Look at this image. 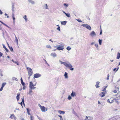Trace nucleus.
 Masks as SVG:
<instances>
[{"label": "nucleus", "instance_id": "774afa93", "mask_svg": "<svg viewBox=\"0 0 120 120\" xmlns=\"http://www.w3.org/2000/svg\"><path fill=\"white\" fill-rule=\"evenodd\" d=\"M7 44L8 45V47H9H9H10V46L9 44H8V42H7Z\"/></svg>", "mask_w": 120, "mask_h": 120}, {"label": "nucleus", "instance_id": "a211bd4d", "mask_svg": "<svg viewBox=\"0 0 120 120\" xmlns=\"http://www.w3.org/2000/svg\"><path fill=\"white\" fill-rule=\"evenodd\" d=\"M50 55L52 56L53 57H56L57 56V55L55 53H52Z\"/></svg>", "mask_w": 120, "mask_h": 120}, {"label": "nucleus", "instance_id": "cd10ccee", "mask_svg": "<svg viewBox=\"0 0 120 120\" xmlns=\"http://www.w3.org/2000/svg\"><path fill=\"white\" fill-rule=\"evenodd\" d=\"M3 45V48L4 49H5L7 52H8V49L6 48L5 46L4 45Z\"/></svg>", "mask_w": 120, "mask_h": 120}, {"label": "nucleus", "instance_id": "864d4df0", "mask_svg": "<svg viewBox=\"0 0 120 120\" xmlns=\"http://www.w3.org/2000/svg\"><path fill=\"white\" fill-rule=\"evenodd\" d=\"M3 88V87H2L1 86V87L0 88V91H2V90Z\"/></svg>", "mask_w": 120, "mask_h": 120}, {"label": "nucleus", "instance_id": "2f4dec72", "mask_svg": "<svg viewBox=\"0 0 120 120\" xmlns=\"http://www.w3.org/2000/svg\"><path fill=\"white\" fill-rule=\"evenodd\" d=\"M66 16L68 17H70L71 16L70 14L69 13L66 14Z\"/></svg>", "mask_w": 120, "mask_h": 120}, {"label": "nucleus", "instance_id": "1a4fd4ad", "mask_svg": "<svg viewBox=\"0 0 120 120\" xmlns=\"http://www.w3.org/2000/svg\"><path fill=\"white\" fill-rule=\"evenodd\" d=\"M57 49L58 50H63L64 49V46H61L60 45H59V46L57 47Z\"/></svg>", "mask_w": 120, "mask_h": 120}, {"label": "nucleus", "instance_id": "6ab92c4d", "mask_svg": "<svg viewBox=\"0 0 120 120\" xmlns=\"http://www.w3.org/2000/svg\"><path fill=\"white\" fill-rule=\"evenodd\" d=\"M41 110L43 112H45V108L44 106H42V107L41 109Z\"/></svg>", "mask_w": 120, "mask_h": 120}, {"label": "nucleus", "instance_id": "7c9ffc66", "mask_svg": "<svg viewBox=\"0 0 120 120\" xmlns=\"http://www.w3.org/2000/svg\"><path fill=\"white\" fill-rule=\"evenodd\" d=\"M46 47L47 48L51 49L52 48L50 45H47L46 46Z\"/></svg>", "mask_w": 120, "mask_h": 120}, {"label": "nucleus", "instance_id": "c03bdc74", "mask_svg": "<svg viewBox=\"0 0 120 120\" xmlns=\"http://www.w3.org/2000/svg\"><path fill=\"white\" fill-rule=\"evenodd\" d=\"M95 46L96 48H98V44H95Z\"/></svg>", "mask_w": 120, "mask_h": 120}, {"label": "nucleus", "instance_id": "680f3d73", "mask_svg": "<svg viewBox=\"0 0 120 120\" xmlns=\"http://www.w3.org/2000/svg\"><path fill=\"white\" fill-rule=\"evenodd\" d=\"M0 75L1 76H2L3 75L1 73H0Z\"/></svg>", "mask_w": 120, "mask_h": 120}, {"label": "nucleus", "instance_id": "052dcab7", "mask_svg": "<svg viewBox=\"0 0 120 120\" xmlns=\"http://www.w3.org/2000/svg\"><path fill=\"white\" fill-rule=\"evenodd\" d=\"M102 30H101V29L100 33V34L101 35L102 34Z\"/></svg>", "mask_w": 120, "mask_h": 120}, {"label": "nucleus", "instance_id": "dca6fc26", "mask_svg": "<svg viewBox=\"0 0 120 120\" xmlns=\"http://www.w3.org/2000/svg\"><path fill=\"white\" fill-rule=\"evenodd\" d=\"M71 95L72 97H74L76 96V93L75 92H72L71 94Z\"/></svg>", "mask_w": 120, "mask_h": 120}, {"label": "nucleus", "instance_id": "58836bf2", "mask_svg": "<svg viewBox=\"0 0 120 120\" xmlns=\"http://www.w3.org/2000/svg\"><path fill=\"white\" fill-rule=\"evenodd\" d=\"M9 49H10V50L11 51V52H13V49L12 47H9Z\"/></svg>", "mask_w": 120, "mask_h": 120}, {"label": "nucleus", "instance_id": "473e14b6", "mask_svg": "<svg viewBox=\"0 0 120 120\" xmlns=\"http://www.w3.org/2000/svg\"><path fill=\"white\" fill-rule=\"evenodd\" d=\"M15 10L14 6V5H12V11L14 12Z\"/></svg>", "mask_w": 120, "mask_h": 120}, {"label": "nucleus", "instance_id": "a878e982", "mask_svg": "<svg viewBox=\"0 0 120 120\" xmlns=\"http://www.w3.org/2000/svg\"><path fill=\"white\" fill-rule=\"evenodd\" d=\"M20 80L21 82L22 85L23 86H24L25 85V83L23 82L22 78H21Z\"/></svg>", "mask_w": 120, "mask_h": 120}, {"label": "nucleus", "instance_id": "f8f14e48", "mask_svg": "<svg viewBox=\"0 0 120 120\" xmlns=\"http://www.w3.org/2000/svg\"><path fill=\"white\" fill-rule=\"evenodd\" d=\"M57 112L59 114H64L65 113V112L60 110H58Z\"/></svg>", "mask_w": 120, "mask_h": 120}, {"label": "nucleus", "instance_id": "f257e3e1", "mask_svg": "<svg viewBox=\"0 0 120 120\" xmlns=\"http://www.w3.org/2000/svg\"><path fill=\"white\" fill-rule=\"evenodd\" d=\"M59 62L61 64H63L66 68H68L71 70L73 71L74 70V68H73V66L68 61L64 62L61 60H59Z\"/></svg>", "mask_w": 120, "mask_h": 120}, {"label": "nucleus", "instance_id": "9d476101", "mask_svg": "<svg viewBox=\"0 0 120 120\" xmlns=\"http://www.w3.org/2000/svg\"><path fill=\"white\" fill-rule=\"evenodd\" d=\"M117 97L116 98V99L117 100H119L120 98V93L119 92H118L116 94Z\"/></svg>", "mask_w": 120, "mask_h": 120}, {"label": "nucleus", "instance_id": "09e8293b", "mask_svg": "<svg viewBox=\"0 0 120 120\" xmlns=\"http://www.w3.org/2000/svg\"><path fill=\"white\" fill-rule=\"evenodd\" d=\"M16 98H17V100L18 101L19 99V97L18 96H17Z\"/></svg>", "mask_w": 120, "mask_h": 120}, {"label": "nucleus", "instance_id": "f03ea898", "mask_svg": "<svg viewBox=\"0 0 120 120\" xmlns=\"http://www.w3.org/2000/svg\"><path fill=\"white\" fill-rule=\"evenodd\" d=\"M36 84L35 83V84H34L32 82H30L29 85V87L30 88L32 89L33 90L35 89L36 88L34 86H36Z\"/></svg>", "mask_w": 120, "mask_h": 120}, {"label": "nucleus", "instance_id": "5fc2aeb1", "mask_svg": "<svg viewBox=\"0 0 120 120\" xmlns=\"http://www.w3.org/2000/svg\"><path fill=\"white\" fill-rule=\"evenodd\" d=\"M3 55V54L1 52H0V57Z\"/></svg>", "mask_w": 120, "mask_h": 120}, {"label": "nucleus", "instance_id": "79ce46f5", "mask_svg": "<svg viewBox=\"0 0 120 120\" xmlns=\"http://www.w3.org/2000/svg\"><path fill=\"white\" fill-rule=\"evenodd\" d=\"M68 100H70L72 99V98L70 96H69L68 98Z\"/></svg>", "mask_w": 120, "mask_h": 120}, {"label": "nucleus", "instance_id": "423d86ee", "mask_svg": "<svg viewBox=\"0 0 120 120\" xmlns=\"http://www.w3.org/2000/svg\"><path fill=\"white\" fill-rule=\"evenodd\" d=\"M9 118L11 119H14V120L16 119V117L15 116L14 114H11Z\"/></svg>", "mask_w": 120, "mask_h": 120}, {"label": "nucleus", "instance_id": "0e129e2a", "mask_svg": "<svg viewBox=\"0 0 120 120\" xmlns=\"http://www.w3.org/2000/svg\"><path fill=\"white\" fill-rule=\"evenodd\" d=\"M94 44V42H92L91 43V45H93Z\"/></svg>", "mask_w": 120, "mask_h": 120}, {"label": "nucleus", "instance_id": "6e6552de", "mask_svg": "<svg viewBox=\"0 0 120 120\" xmlns=\"http://www.w3.org/2000/svg\"><path fill=\"white\" fill-rule=\"evenodd\" d=\"M84 120H93V118L92 117L86 116Z\"/></svg>", "mask_w": 120, "mask_h": 120}, {"label": "nucleus", "instance_id": "5701e85b", "mask_svg": "<svg viewBox=\"0 0 120 120\" xmlns=\"http://www.w3.org/2000/svg\"><path fill=\"white\" fill-rule=\"evenodd\" d=\"M120 58V53L119 52H118L117 53V56H116V59H119Z\"/></svg>", "mask_w": 120, "mask_h": 120}, {"label": "nucleus", "instance_id": "0eeeda50", "mask_svg": "<svg viewBox=\"0 0 120 120\" xmlns=\"http://www.w3.org/2000/svg\"><path fill=\"white\" fill-rule=\"evenodd\" d=\"M41 76V75L39 73L35 74L34 75V78H37L40 77Z\"/></svg>", "mask_w": 120, "mask_h": 120}, {"label": "nucleus", "instance_id": "de8ad7c7", "mask_svg": "<svg viewBox=\"0 0 120 120\" xmlns=\"http://www.w3.org/2000/svg\"><path fill=\"white\" fill-rule=\"evenodd\" d=\"M77 20L79 22H82L81 20L79 19H77Z\"/></svg>", "mask_w": 120, "mask_h": 120}, {"label": "nucleus", "instance_id": "6e6d98bb", "mask_svg": "<svg viewBox=\"0 0 120 120\" xmlns=\"http://www.w3.org/2000/svg\"><path fill=\"white\" fill-rule=\"evenodd\" d=\"M2 28L1 27V25L0 24V30H2Z\"/></svg>", "mask_w": 120, "mask_h": 120}, {"label": "nucleus", "instance_id": "3c124183", "mask_svg": "<svg viewBox=\"0 0 120 120\" xmlns=\"http://www.w3.org/2000/svg\"><path fill=\"white\" fill-rule=\"evenodd\" d=\"M30 120H33V119H34L33 117L32 116H30Z\"/></svg>", "mask_w": 120, "mask_h": 120}, {"label": "nucleus", "instance_id": "e2e57ef3", "mask_svg": "<svg viewBox=\"0 0 120 120\" xmlns=\"http://www.w3.org/2000/svg\"><path fill=\"white\" fill-rule=\"evenodd\" d=\"M38 105L41 109L42 106L40 104H39Z\"/></svg>", "mask_w": 120, "mask_h": 120}, {"label": "nucleus", "instance_id": "72a5a7b5", "mask_svg": "<svg viewBox=\"0 0 120 120\" xmlns=\"http://www.w3.org/2000/svg\"><path fill=\"white\" fill-rule=\"evenodd\" d=\"M66 49L67 50H68V51H69L71 50V48L70 47L68 46L66 48Z\"/></svg>", "mask_w": 120, "mask_h": 120}, {"label": "nucleus", "instance_id": "2eb2a0df", "mask_svg": "<svg viewBox=\"0 0 120 120\" xmlns=\"http://www.w3.org/2000/svg\"><path fill=\"white\" fill-rule=\"evenodd\" d=\"M100 82L99 81H97L96 82V84L95 85V87L96 88H98L99 87V86Z\"/></svg>", "mask_w": 120, "mask_h": 120}, {"label": "nucleus", "instance_id": "4468645a", "mask_svg": "<svg viewBox=\"0 0 120 120\" xmlns=\"http://www.w3.org/2000/svg\"><path fill=\"white\" fill-rule=\"evenodd\" d=\"M64 78L65 79H67L68 78V74L66 72H65L64 74Z\"/></svg>", "mask_w": 120, "mask_h": 120}, {"label": "nucleus", "instance_id": "c9c22d12", "mask_svg": "<svg viewBox=\"0 0 120 120\" xmlns=\"http://www.w3.org/2000/svg\"><path fill=\"white\" fill-rule=\"evenodd\" d=\"M64 5L65 7L66 8L68 6V4L64 3Z\"/></svg>", "mask_w": 120, "mask_h": 120}, {"label": "nucleus", "instance_id": "49530a36", "mask_svg": "<svg viewBox=\"0 0 120 120\" xmlns=\"http://www.w3.org/2000/svg\"><path fill=\"white\" fill-rule=\"evenodd\" d=\"M14 63L15 64H17V65H19L18 63L17 62L14 61Z\"/></svg>", "mask_w": 120, "mask_h": 120}, {"label": "nucleus", "instance_id": "a18cd8bd", "mask_svg": "<svg viewBox=\"0 0 120 120\" xmlns=\"http://www.w3.org/2000/svg\"><path fill=\"white\" fill-rule=\"evenodd\" d=\"M108 86H105V87L104 88V89L103 90V91H105L106 89V88Z\"/></svg>", "mask_w": 120, "mask_h": 120}, {"label": "nucleus", "instance_id": "603ef678", "mask_svg": "<svg viewBox=\"0 0 120 120\" xmlns=\"http://www.w3.org/2000/svg\"><path fill=\"white\" fill-rule=\"evenodd\" d=\"M37 117H38V118L40 120H43L40 117H38V116H37Z\"/></svg>", "mask_w": 120, "mask_h": 120}, {"label": "nucleus", "instance_id": "c756f323", "mask_svg": "<svg viewBox=\"0 0 120 120\" xmlns=\"http://www.w3.org/2000/svg\"><path fill=\"white\" fill-rule=\"evenodd\" d=\"M12 79L13 80H15L16 81H18V79L17 78L15 77H13L12 78Z\"/></svg>", "mask_w": 120, "mask_h": 120}, {"label": "nucleus", "instance_id": "ddd939ff", "mask_svg": "<svg viewBox=\"0 0 120 120\" xmlns=\"http://www.w3.org/2000/svg\"><path fill=\"white\" fill-rule=\"evenodd\" d=\"M119 90V88L115 86V90L113 91V92L114 93H116L117 91L118 90Z\"/></svg>", "mask_w": 120, "mask_h": 120}, {"label": "nucleus", "instance_id": "f704fd0d", "mask_svg": "<svg viewBox=\"0 0 120 120\" xmlns=\"http://www.w3.org/2000/svg\"><path fill=\"white\" fill-rule=\"evenodd\" d=\"M98 41L99 45H101L102 43V40L100 39H99L98 40Z\"/></svg>", "mask_w": 120, "mask_h": 120}, {"label": "nucleus", "instance_id": "7ed1b4c3", "mask_svg": "<svg viewBox=\"0 0 120 120\" xmlns=\"http://www.w3.org/2000/svg\"><path fill=\"white\" fill-rule=\"evenodd\" d=\"M81 26L86 28V29L89 30H91V27L88 24H83Z\"/></svg>", "mask_w": 120, "mask_h": 120}, {"label": "nucleus", "instance_id": "338daca9", "mask_svg": "<svg viewBox=\"0 0 120 120\" xmlns=\"http://www.w3.org/2000/svg\"><path fill=\"white\" fill-rule=\"evenodd\" d=\"M26 88V87L25 86H23V90H25Z\"/></svg>", "mask_w": 120, "mask_h": 120}, {"label": "nucleus", "instance_id": "412c9836", "mask_svg": "<svg viewBox=\"0 0 120 120\" xmlns=\"http://www.w3.org/2000/svg\"><path fill=\"white\" fill-rule=\"evenodd\" d=\"M32 90H33L32 89L30 88L29 90V92L28 93V94L29 95H31V93L32 92Z\"/></svg>", "mask_w": 120, "mask_h": 120}, {"label": "nucleus", "instance_id": "13d9d810", "mask_svg": "<svg viewBox=\"0 0 120 120\" xmlns=\"http://www.w3.org/2000/svg\"><path fill=\"white\" fill-rule=\"evenodd\" d=\"M22 102L24 104V99H23V98L22 99Z\"/></svg>", "mask_w": 120, "mask_h": 120}, {"label": "nucleus", "instance_id": "8fccbe9b", "mask_svg": "<svg viewBox=\"0 0 120 120\" xmlns=\"http://www.w3.org/2000/svg\"><path fill=\"white\" fill-rule=\"evenodd\" d=\"M14 16H15V15H14V12H13L12 13V18H13V17H14Z\"/></svg>", "mask_w": 120, "mask_h": 120}, {"label": "nucleus", "instance_id": "bf43d9fd", "mask_svg": "<svg viewBox=\"0 0 120 120\" xmlns=\"http://www.w3.org/2000/svg\"><path fill=\"white\" fill-rule=\"evenodd\" d=\"M13 18V22L14 23L15 22V17H13V18Z\"/></svg>", "mask_w": 120, "mask_h": 120}, {"label": "nucleus", "instance_id": "bb28decb", "mask_svg": "<svg viewBox=\"0 0 120 120\" xmlns=\"http://www.w3.org/2000/svg\"><path fill=\"white\" fill-rule=\"evenodd\" d=\"M43 7L45 9H48V6L46 4H45L44 5H43Z\"/></svg>", "mask_w": 120, "mask_h": 120}, {"label": "nucleus", "instance_id": "393cba45", "mask_svg": "<svg viewBox=\"0 0 120 120\" xmlns=\"http://www.w3.org/2000/svg\"><path fill=\"white\" fill-rule=\"evenodd\" d=\"M15 41L16 42L17 45H18V39L17 37H16V36L15 35Z\"/></svg>", "mask_w": 120, "mask_h": 120}, {"label": "nucleus", "instance_id": "e433bc0d", "mask_svg": "<svg viewBox=\"0 0 120 120\" xmlns=\"http://www.w3.org/2000/svg\"><path fill=\"white\" fill-rule=\"evenodd\" d=\"M26 110L27 112V113L28 115H30V112L29 110V109L28 108H26Z\"/></svg>", "mask_w": 120, "mask_h": 120}, {"label": "nucleus", "instance_id": "39448f33", "mask_svg": "<svg viewBox=\"0 0 120 120\" xmlns=\"http://www.w3.org/2000/svg\"><path fill=\"white\" fill-rule=\"evenodd\" d=\"M90 36L92 37H94L96 36V34L94 31H92L90 33Z\"/></svg>", "mask_w": 120, "mask_h": 120}, {"label": "nucleus", "instance_id": "9b49d317", "mask_svg": "<svg viewBox=\"0 0 120 120\" xmlns=\"http://www.w3.org/2000/svg\"><path fill=\"white\" fill-rule=\"evenodd\" d=\"M106 92H102L100 94H99V96H100L101 97H103L104 96L105 94V93Z\"/></svg>", "mask_w": 120, "mask_h": 120}, {"label": "nucleus", "instance_id": "c85d7f7f", "mask_svg": "<svg viewBox=\"0 0 120 120\" xmlns=\"http://www.w3.org/2000/svg\"><path fill=\"white\" fill-rule=\"evenodd\" d=\"M107 101L109 103H112L113 101L112 100L110 102V101L109 99H108L107 100Z\"/></svg>", "mask_w": 120, "mask_h": 120}, {"label": "nucleus", "instance_id": "b1692460", "mask_svg": "<svg viewBox=\"0 0 120 120\" xmlns=\"http://www.w3.org/2000/svg\"><path fill=\"white\" fill-rule=\"evenodd\" d=\"M23 18L25 19L26 22L27 21L28 19L27 17V16L26 15H24L23 17Z\"/></svg>", "mask_w": 120, "mask_h": 120}, {"label": "nucleus", "instance_id": "4d7b16f0", "mask_svg": "<svg viewBox=\"0 0 120 120\" xmlns=\"http://www.w3.org/2000/svg\"><path fill=\"white\" fill-rule=\"evenodd\" d=\"M3 14L2 12L1 11V10H0V14L2 15Z\"/></svg>", "mask_w": 120, "mask_h": 120}, {"label": "nucleus", "instance_id": "a19ab883", "mask_svg": "<svg viewBox=\"0 0 120 120\" xmlns=\"http://www.w3.org/2000/svg\"><path fill=\"white\" fill-rule=\"evenodd\" d=\"M6 84V83H3L2 84V86L4 87Z\"/></svg>", "mask_w": 120, "mask_h": 120}, {"label": "nucleus", "instance_id": "4c0bfd02", "mask_svg": "<svg viewBox=\"0 0 120 120\" xmlns=\"http://www.w3.org/2000/svg\"><path fill=\"white\" fill-rule=\"evenodd\" d=\"M58 116L59 117H60V120H63L62 117L61 115H58Z\"/></svg>", "mask_w": 120, "mask_h": 120}, {"label": "nucleus", "instance_id": "ea45409f", "mask_svg": "<svg viewBox=\"0 0 120 120\" xmlns=\"http://www.w3.org/2000/svg\"><path fill=\"white\" fill-rule=\"evenodd\" d=\"M119 67H118L117 69H116V68H114L113 70V71H117L119 69Z\"/></svg>", "mask_w": 120, "mask_h": 120}, {"label": "nucleus", "instance_id": "37998d69", "mask_svg": "<svg viewBox=\"0 0 120 120\" xmlns=\"http://www.w3.org/2000/svg\"><path fill=\"white\" fill-rule=\"evenodd\" d=\"M57 29L59 31H60V27L59 26H58V27L57 28Z\"/></svg>", "mask_w": 120, "mask_h": 120}, {"label": "nucleus", "instance_id": "f3484780", "mask_svg": "<svg viewBox=\"0 0 120 120\" xmlns=\"http://www.w3.org/2000/svg\"><path fill=\"white\" fill-rule=\"evenodd\" d=\"M61 23L62 25H65L67 23V21H61Z\"/></svg>", "mask_w": 120, "mask_h": 120}, {"label": "nucleus", "instance_id": "20e7f679", "mask_svg": "<svg viewBox=\"0 0 120 120\" xmlns=\"http://www.w3.org/2000/svg\"><path fill=\"white\" fill-rule=\"evenodd\" d=\"M26 68L28 70V72L29 75L30 76L32 75L33 72L31 69L29 67H27Z\"/></svg>", "mask_w": 120, "mask_h": 120}, {"label": "nucleus", "instance_id": "4be33fe9", "mask_svg": "<svg viewBox=\"0 0 120 120\" xmlns=\"http://www.w3.org/2000/svg\"><path fill=\"white\" fill-rule=\"evenodd\" d=\"M0 22H1L3 24H4V25L8 27V28H10V29H11V28H10V27L7 26V25H6L3 22L1 21L0 20Z\"/></svg>", "mask_w": 120, "mask_h": 120}, {"label": "nucleus", "instance_id": "69168bd1", "mask_svg": "<svg viewBox=\"0 0 120 120\" xmlns=\"http://www.w3.org/2000/svg\"><path fill=\"white\" fill-rule=\"evenodd\" d=\"M19 103L22 106V102H21L20 103Z\"/></svg>", "mask_w": 120, "mask_h": 120}, {"label": "nucleus", "instance_id": "aec40b11", "mask_svg": "<svg viewBox=\"0 0 120 120\" xmlns=\"http://www.w3.org/2000/svg\"><path fill=\"white\" fill-rule=\"evenodd\" d=\"M28 2L31 3V4H35V2L34 1H33L32 0H28Z\"/></svg>", "mask_w": 120, "mask_h": 120}]
</instances>
